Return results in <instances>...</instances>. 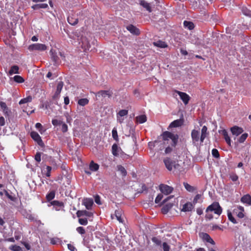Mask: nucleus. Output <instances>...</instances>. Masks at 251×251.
<instances>
[{
  "label": "nucleus",
  "mask_w": 251,
  "mask_h": 251,
  "mask_svg": "<svg viewBox=\"0 0 251 251\" xmlns=\"http://www.w3.org/2000/svg\"><path fill=\"white\" fill-rule=\"evenodd\" d=\"M229 178L232 181H237L238 180V176L234 173H231L229 174Z\"/></svg>",
  "instance_id": "49"
},
{
  "label": "nucleus",
  "mask_w": 251,
  "mask_h": 251,
  "mask_svg": "<svg viewBox=\"0 0 251 251\" xmlns=\"http://www.w3.org/2000/svg\"><path fill=\"white\" fill-rule=\"evenodd\" d=\"M163 251H169L170 247L169 245L166 242H164L162 244Z\"/></svg>",
  "instance_id": "56"
},
{
  "label": "nucleus",
  "mask_w": 251,
  "mask_h": 251,
  "mask_svg": "<svg viewBox=\"0 0 251 251\" xmlns=\"http://www.w3.org/2000/svg\"><path fill=\"white\" fill-rule=\"evenodd\" d=\"M118 170L121 173L123 176H125L127 175V172L125 168L122 165L117 166Z\"/></svg>",
  "instance_id": "39"
},
{
  "label": "nucleus",
  "mask_w": 251,
  "mask_h": 251,
  "mask_svg": "<svg viewBox=\"0 0 251 251\" xmlns=\"http://www.w3.org/2000/svg\"><path fill=\"white\" fill-rule=\"evenodd\" d=\"M227 217L228 218V220L231 222L233 224H237V222L235 219L233 217V216L232 215V213L230 212H227Z\"/></svg>",
  "instance_id": "48"
},
{
  "label": "nucleus",
  "mask_w": 251,
  "mask_h": 251,
  "mask_svg": "<svg viewBox=\"0 0 251 251\" xmlns=\"http://www.w3.org/2000/svg\"><path fill=\"white\" fill-rule=\"evenodd\" d=\"M162 139L164 141H168L171 140V145L172 147L168 146L165 149V152L166 153H169L173 151L172 147H175L177 145L178 140V135L175 134L169 131H164L161 134Z\"/></svg>",
  "instance_id": "1"
},
{
  "label": "nucleus",
  "mask_w": 251,
  "mask_h": 251,
  "mask_svg": "<svg viewBox=\"0 0 251 251\" xmlns=\"http://www.w3.org/2000/svg\"><path fill=\"white\" fill-rule=\"evenodd\" d=\"M89 169L92 171H97L99 169V165L92 161L89 165Z\"/></svg>",
  "instance_id": "32"
},
{
  "label": "nucleus",
  "mask_w": 251,
  "mask_h": 251,
  "mask_svg": "<svg viewBox=\"0 0 251 251\" xmlns=\"http://www.w3.org/2000/svg\"><path fill=\"white\" fill-rule=\"evenodd\" d=\"M95 201L98 204H101L100 197L99 195H96L95 196Z\"/></svg>",
  "instance_id": "63"
},
{
  "label": "nucleus",
  "mask_w": 251,
  "mask_h": 251,
  "mask_svg": "<svg viewBox=\"0 0 251 251\" xmlns=\"http://www.w3.org/2000/svg\"><path fill=\"white\" fill-rule=\"evenodd\" d=\"M163 198V195L162 194H158L155 199V203H158Z\"/></svg>",
  "instance_id": "59"
},
{
  "label": "nucleus",
  "mask_w": 251,
  "mask_h": 251,
  "mask_svg": "<svg viewBox=\"0 0 251 251\" xmlns=\"http://www.w3.org/2000/svg\"><path fill=\"white\" fill-rule=\"evenodd\" d=\"M14 234H15L14 238L16 240H19V239H21V235L20 232L15 231Z\"/></svg>",
  "instance_id": "62"
},
{
  "label": "nucleus",
  "mask_w": 251,
  "mask_h": 251,
  "mask_svg": "<svg viewBox=\"0 0 251 251\" xmlns=\"http://www.w3.org/2000/svg\"><path fill=\"white\" fill-rule=\"evenodd\" d=\"M55 192L53 191H50L46 195V199L48 201H50L55 197Z\"/></svg>",
  "instance_id": "41"
},
{
  "label": "nucleus",
  "mask_w": 251,
  "mask_h": 251,
  "mask_svg": "<svg viewBox=\"0 0 251 251\" xmlns=\"http://www.w3.org/2000/svg\"><path fill=\"white\" fill-rule=\"evenodd\" d=\"M48 5L47 3H41V4H37L34 5L32 6V7L34 9H38L40 8H46L48 7Z\"/></svg>",
  "instance_id": "38"
},
{
  "label": "nucleus",
  "mask_w": 251,
  "mask_h": 251,
  "mask_svg": "<svg viewBox=\"0 0 251 251\" xmlns=\"http://www.w3.org/2000/svg\"><path fill=\"white\" fill-rule=\"evenodd\" d=\"M50 53L51 55V58L52 60L56 64L58 62L59 58L57 55V53L55 52V51L51 49L50 50Z\"/></svg>",
  "instance_id": "27"
},
{
  "label": "nucleus",
  "mask_w": 251,
  "mask_h": 251,
  "mask_svg": "<svg viewBox=\"0 0 251 251\" xmlns=\"http://www.w3.org/2000/svg\"><path fill=\"white\" fill-rule=\"evenodd\" d=\"M63 85H64V83L63 81H60L58 82L57 83V85L56 91L61 92V90L62 89V88L63 87Z\"/></svg>",
  "instance_id": "51"
},
{
  "label": "nucleus",
  "mask_w": 251,
  "mask_h": 251,
  "mask_svg": "<svg viewBox=\"0 0 251 251\" xmlns=\"http://www.w3.org/2000/svg\"><path fill=\"white\" fill-rule=\"evenodd\" d=\"M248 134L247 133H243L238 139V141L239 143H243L247 138L248 137Z\"/></svg>",
  "instance_id": "50"
},
{
  "label": "nucleus",
  "mask_w": 251,
  "mask_h": 251,
  "mask_svg": "<svg viewBox=\"0 0 251 251\" xmlns=\"http://www.w3.org/2000/svg\"><path fill=\"white\" fill-rule=\"evenodd\" d=\"M79 44L84 51L89 50L90 48L89 41L85 36H81L79 39Z\"/></svg>",
  "instance_id": "3"
},
{
  "label": "nucleus",
  "mask_w": 251,
  "mask_h": 251,
  "mask_svg": "<svg viewBox=\"0 0 251 251\" xmlns=\"http://www.w3.org/2000/svg\"><path fill=\"white\" fill-rule=\"evenodd\" d=\"M151 241L156 245L160 246L161 244V240L158 237H153L151 238Z\"/></svg>",
  "instance_id": "44"
},
{
  "label": "nucleus",
  "mask_w": 251,
  "mask_h": 251,
  "mask_svg": "<svg viewBox=\"0 0 251 251\" xmlns=\"http://www.w3.org/2000/svg\"><path fill=\"white\" fill-rule=\"evenodd\" d=\"M113 92L111 90H100L95 94L97 98H105L107 97L110 98L112 97Z\"/></svg>",
  "instance_id": "5"
},
{
  "label": "nucleus",
  "mask_w": 251,
  "mask_h": 251,
  "mask_svg": "<svg viewBox=\"0 0 251 251\" xmlns=\"http://www.w3.org/2000/svg\"><path fill=\"white\" fill-rule=\"evenodd\" d=\"M159 189L162 193L167 195L171 194L173 192L174 188L173 187L168 185L161 184L159 185Z\"/></svg>",
  "instance_id": "6"
},
{
  "label": "nucleus",
  "mask_w": 251,
  "mask_h": 251,
  "mask_svg": "<svg viewBox=\"0 0 251 251\" xmlns=\"http://www.w3.org/2000/svg\"><path fill=\"white\" fill-rule=\"evenodd\" d=\"M183 124V120L177 119L172 122L169 125V127H177L180 126Z\"/></svg>",
  "instance_id": "19"
},
{
  "label": "nucleus",
  "mask_w": 251,
  "mask_h": 251,
  "mask_svg": "<svg viewBox=\"0 0 251 251\" xmlns=\"http://www.w3.org/2000/svg\"><path fill=\"white\" fill-rule=\"evenodd\" d=\"M0 106L4 115L6 117H9L11 113V111L7 106L5 102L3 101H0Z\"/></svg>",
  "instance_id": "10"
},
{
  "label": "nucleus",
  "mask_w": 251,
  "mask_h": 251,
  "mask_svg": "<svg viewBox=\"0 0 251 251\" xmlns=\"http://www.w3.org/2000/svg\"><path fill=\"white\" fill-rule=\"evenodd\" d=\"M201 198V195L200 194H197L195 197H194L193 201V204L194 206L199 202V200Z\"/></svg>",
  "instance_id": "53"
},
{
  "label": "nucleus",
  "mask_w": 251,
  "mask_h": 251,
  "mask_svg": "<svg viewBox=\"0 0 251 251\" xmlns=\"http://www.w3.org/2000/svg\"><path fill=\"white\" fill-rule=\"evenodd\" d=\"M122 213H123L122 210H120V209H118V210H115V214H114V215L116 217L117 220L120 223H123V219L122 218Z\"/></svg>",
  "instance_id": "25"
},
{
  "label": "nucleus",
  "mask_w": 251,
  "mask_h": 251,
  "mask_svg": "<svg viewBox=\"0 0 251 251\" xmlns=\"http://www.w3.org/2000/svg\"><path fill=\"white\" fill-rule=\"evenodd\" d=\"M9 249L12 251H23L20 246L16 245L10 246Z\"/></svg>",
  "instance_id": "43"
},
{
  "label": "nucleus",
  "mask_w": 251,
  "mask_h": 251,
  "mask_svg": "<svg viewBox=\"0 0 251 251\" xmlns=\"http://www.w3.org/2000/svg\"><path fill=\"white\" fill-rule=\"evenodd\" d=\"M173 206V204L171 203H168L165 204L161 209V212L163 214H167L169 211L172 208Z\"/></svg>",
  "instance_id": "22"
},
{
  "label": "nucleus",
  "mask_w": 251,
  "mask_h": 251,
  "mask_svg": "<svg viewBox=\"0 0 251 251\" xmlns=\"http://www.w3.org/2000/svg\"><path fill=\"white\" fill-rule=\"evenodd\" d=\"M194 208V205L190 202H187L183 205L181 211L183 212H190Z\"/></svg>",
  "instance_id": "14"
},
{
  "label": "nucleus",
  "mask_w": 251,
  "mask_h": 251,
  "mask_svg": "<svg viewBox=\"0 0 251 251\" xmlns=\"http://www.w3.org/2000/svg\"><path fill=\"white\" fill-rule=\"evenodd\" d=\"M207 130V127L205 126H203L201 128V137H200V140L201 143H202L203 142L204 139L206 137Z\"/></svg>",
  "instance_id": "23"
},
{
  "label": "nucleus",
  "mask_w": 251,
  "mask_h": 251,
  "mask_svg": "<svg viewBox=\"0 0 251 251\" xmlns=\"http://www.w3.org/2000/svg\"><path fill=\"white\" fill-rule=\"evenodd\" d=\"M32 97L30 96H29L21 100L20 101H19V104H22L25 103H27L28 102H30L32 100Z\"/></svg>",
  "instance_id": "42"
},
{
  "label": "nucleus",
  "mask_w": 251,
  "mask_h": 251,
  "mask_svg": "<svg viewBox=\"0 0 251 251\" xmlns=\"http://www.w3.org/2000/svg\"><path fill=\"white\" fill-rule=\"evenodd\" d=\"M126 29L131 33L135 35H139L140 33V30L136 27L132 25H130L126 27Z\"/></svg>",
  "instance_id": "18"
},
{
  "label": "nucleus",
  "mask_w": 251,
  "mask_h": 251,
  "mask_svg": "<svg viewBox=\"0 0 251 251\" xmlns=\"http://www.w3.org/2000/svg\"><path fill=\"white\" fill-rule=\"evenodd\" d=\"M89 103V100L87 98H82L79 99L77 103L80 106H85L86 105L88 104Z\"/></svg>",
  "instance_id": "35"
},
{
  "label": "nucleus",
  "mask_w": 251,
  "mask_h": 251,
  "mask_svg": "<svg viewBox=\"0 0 251 251\" xmlns=\"http://www.w3.org/2000/svg\"><path fill=\"white\" fill-rule=\"evenodd\" d=\"M67 246H68V249L70 251H76V249L75 248V247L73 245H72L71 244H68L67 245Z\"/></svg>",
  "instance_id": "61"
},
{
  "label": "nucleus",
  "mask_w": 251,
  "mask_h": 251,
  "mask_svg": "<svg viewBox=\"0 0 251 251\" xmlns=\"http://www.w3.org/2000/svg\"><path fill=\"white\" fill-rule=\"evenodd\" d=\"M140 5L145 8L148 12H151L152 11L150 4L148 3L146 1H140Z\"/></svg>",
  "instance_id": "28"
},
{
  "label": "nucleus",
  "mask_w": 251,
  "mask_h": 251,
  "mask_svg": "<svg viewBox=\"0 0 251 251\" xmlns=\"http://www.w3.org/2000/svg\"><path fill=\"white\" fill-rule=\"evenodd\" d=\"M5 195L10 200L13 201H14V198L12 195H10L9 193L6 190H5Z\"/></svg>",
  "instance_id": "64"
},
{
  "label": "nucleus",
  "mask_w": 251,
  "mask_h": 251,
  "mask_svg": "<svg viewBox=\"0 0 251 251\" xmlns=\"http://www.w3.org/2000/svg\"><path fill=\"white\" fill-rule=\"evenodd\" d=\"M138 123L143 124L147 121V117L145 115H141L136 117Z\"/></svg>",
  "instance_id": "29"
},
{
  "label": "nucleus",
  "mask_w": 251,
  "mask_h": 251,
  "mask_svg": "<svg viewBox=\"0 0 251 251\" xmlns=\"http://www.w3.org/2000/svg\"><path fill=\"white\" fill-rule=\"evenodd\" d=\"M154 45L156 47H159L161 48H165L168 47L167 43L165 42L159 40L156 42H154Z\"/></svg>",
  "instance_id": "30"
},
{
  "label": "nucleus",
  "mask_w": 251,
  "mask_h": 251,
  "mask_svg": "<svg viewBox=\"0 0 251 251\" xmlns=\"http://www.w3.org/2000/svg\"><path fill=\"white\" fill-rule=\"evenodd\" d=\"M50 204L53 206L56 211L60 210L64 207V203L58 201H53L50 202Z\"/></svg>",
  "instance_id": "12"
},
{
  "label": "nucleus",
  "mask_w": 251,
  "mask_h": 251,
  "mask_svg": "<svg viewBox=\"0 0 251 251\" xmlns=\"http://www.w3.org/2000/svg\"><path fill=\"white\" fill-rule=\"evenodd\" d=\"M231 132L233 135L238 136L241 134L243 131V129L242 127L234 126L230 128Z\"/></svg>",
  "instance_id": "17"
},
{
  "label": "nucleus",
  "mask_w": 251,
  "mask_h": 251,
  "mask_svg": "<svg viewBox=\"0 0 251 251\" xmlns=\"http://www.w3.org/2000/svg\"><path fill=\"white\" fill-rule=\"evenodd\" d=\"M176 93L179 96L180 99L182 100L183 103L186 105L187 104L190 100V97L186 93L180 91H176Z\"/></svg>",
  "instance_id": "8"
},
{
  "label": "nucleus",
  "mask_w": 251,
  "mask_h": 251,
  "mask_svg": "<svg viewBox=\"0 0 251 251\" xmlns=\"http://www.w3.org/2000/svg\"><path fill=\"white\" fill-rule=\"evenodd\" d=\"M19 68L18 66L13 65L11 67V68L9 71V74L10 75H12L14 74H18L19 73Z\"/></svg>",
  "instance_id": "34"
},
{
  "label": "nucleus",
  "mask_w": 251,
  "mask_h": 251,
  "mask_svg": "<svg viewBox=\"0 0 251 251\" xmlns=\"http://www.w3.org/2000/svg\"><path fill=\"white\" fill-rule=\"evenodd\" d=\"M41 153L40 152H36L35 156H34V159L35 160L38 162H40L41 161Z\"/></svg>",
  "instance_id": "57"
},
{
  "label": "nucleus",
  "mask_w": 251,
  "mask_h": 251,
  "mask_svg": "<svg viewBox=\"0 0 251 251\" xmlns=\"http://www.w3.org/2000/svg\"><path fill=\"white\" fill-rule=\"evenodd\" d=\"M184 26L189 30H192L194 28V24L190 21H184L183 22Z\"/></svg>",
  "instance_id": "33"
},
{
  "label": "nucleus",
  "mask_w": 251,
  "mask_h": 251,
  "mask_svg": "<svg viewBox=\"0 0 251 251\" xmlns=\"http://www.w3.org/2000/svg\"><path fill=\"white\" fill-rule=\"evenodd\" d=\"M61 130L63 133L66 132L68 130V126L64 123L62 122V124L61 125Z\"/></svg>",
  "instance_id": "58"
},
{
  "label": "nucleus",
  "mask_w": 251,
  "mask_h": 251,
  "mask_svg": "<svg viewBox=\"0 0 251 251\" xmlns=\"http://www.w3.org/2000/svg\"><path fill=\"white\" fill-rule=\"evenodd\" d=\"M78 223L83 226H86L88 224V220L87 218H79Z\"/></svg>",
  "instance_id": "52"
},
{
  "label": "nucleus",
  "mask_w": 251,
  "mask_h": 251,
  "mask_svg": "<svg viewBox=\"0 0 251 251\" xmlns=\"http://www.w3.org/2000/svg\"><path fill=\"white\" fill-rule=\"evenodd\" d=\"M203 239L207 242L211 243L212 245L215 244L214 240L211 238L209 234L204 233L203 236Z\"/></svg>",
  "instance_id": "37"
},
{
  "label": "nucleus",
  "mask_w": 251,
  "mask_h": 251,
  "mask_svg": "<svg viewBox=\"0 0 251 251\" xmlns=\"http://www.w3.org/2000/svg\"><path fill=\"white\" fill-rule=\"evenodd\" d=\"M191 137L193 143H195L199 141L200 132L198 130L193 129L191 132Z\"/></svg>",
  "instance_id": "15"
},
{
  "label": "nucleus",
  "mask_w": 251,
  "mask_h": 251,
  "mask_svg": "<svg viewBox=\"0 0 251 251\" xmlns=\"http://www.w3.org/2000/svg\"><path fill=\"white\" fill-rule=\"evenodd\" d=\"M93 203V200L91 199L86 198L84 199L83 201V204L88 210H90L92 208Z\"/></svg>",
  "instance_id": "16"
},
{
  "label": "nucleus",
  "mask_w": 251,
  "mask_h": 251,
  "mask_svg": "<svg viewBox=\"0 0 251 251\" xmlns=\"http://www.w3.org/2000/svg\"><path fill=\"white\" fill-rule=\"evenodd\" d=\"M205 212V219L210 220L213 218L212 212L219 216L222 212V208L218 202L215 201L207 207Z\"/></svg>",
  "instance_id": "2"
},
{
  "label": "nucleus",
  "mask_w": 251,
  "mask_h": 251,
  "mask_svg": "<svg viewBox=\"0 0 251 251\" xmlns=\"http://www.w3.org/2000/svg\"><path fill=\"white\" fill-rule=\"evenodd\" d=\"M164 163L167 169L169 171H171L173 169V167H175L176 162L167 157L164 159Z\"/></svg>",
  "instance_id": "9"
},
{
  "label": "nucleus",
  "mask_w": 251,
  "mask_h": 251,
  "mask_svg": "<svg viewBox=\"0 0 251 251\" xmlns=\"http://www.w3.org/2000/svg\"><path fill=\"white\" fill-rule=\"evenodd\" d=\"M76 216L77 217L80 218L82 216H86L88 217H91L93 216V213L91 212L84 210H78L76 212Z\"/></svg>",
  "instance_id": "13"
},
{
  "label": "nucleus",
  "mask_w": 251,
  "mask_h": 251,
  "mask_svg": "<svg viewBox=\"0 0 251 251\" xmlns=\"http://www.w3.org/2000/svg\"><path fill=\"white\" fill-rule=\"evenodd\" d=\"M112 137L113 138V139L115 140H116V141H118V140H119L118 135L117 131V129L116 128H114L112 129Z\"/></svg>",
  "instance_id": "47"
},
{
  "label": "nucleus",
  "mask_w": 251,
  "mask_h": 251,
  "mask_svg": "<svg viewBox=\"0 0 251 251\" xmlns=\"http://www.w3.org/2000/svg\"><path fill=\"white\" fill-rule=\"evenodd\" d=\"M67 20L68 23L73 25H75L78 23V20L77 18L74 17L73 16L69 15L68 17Z\"/></svg>",
  "instance_id": "24"
},
{
  "label": "nucleus",
  "mask_w": 251,
  "mask_h": 251,
  "mask_svg": "<svg viewBox=\"0 0 251 251\" xmlns=\"http://www.w3.org/2000/svg\"><path fill=\"white\" fill-rule=\"evenodd\" d=\"M183 185L186 190L189 192H193L197 190V188L189 184L187 182H183Z\"/></svg>",
  "instance_id": "31"
},
{
  "label": "nucleus",
  "mask_w": 251,
  "mask_h": 251,
  "mask_svg": "<svg viewBox=\"0 0 251 251\" xmlns=\"http://www.w3.org/2000/svg\"><path fill=\"white\" fill-rule=\"evenodd\" d=\"M30 136H31V138L35 141H36L39 145H40L41 146L44 145L43 142L41 137L40 136V135H39V134L37 132H36L35 131H32L30 133Z\"/></svg>",
  "instance_id": "7"
},
{
  "label": "nucleus",
  "mask_w": 251,
  "mask_h": 251,
  "mask_svg": "<svg viewBox=\"0 0 251 251\" xmlns=\"http://www.w3.org/2000/svg\"><path fill=\"white\" fill-rule=\"evenodd\" d=\"M241 201L243 203L251 205V196L249 194L245 195L241 198Z\"/></svg>",
  "instance_id": "20"
},
{
  "label": "nucleus",
  "mask_w": 251,
  "mask_h": 251,
  "mask_svg": "<svg viewBox=\"0 0 251 251\" xmlns=\"http://www.w3.org/2000/svg\"><path fill=\"white\" fill-rule=\"evenodd\" d=\"M190 3L189 4L191 7L194 9H199L201 10L203 9V7H201L200 6V2L201 1H190Z\"/></svg>",
  "instance_id": "21"
},
{
  "label": "nucleus",
  "mask_w": 251,
  "mask_h": 251,
  "mask_svg": "<svg viewBox=\"0 0 251 251\" xmlns=\"http://www.w3.org/2000/svg\"><path fill=\"white\" fill-rule=\"evenodd\" d=\"M76 231L80 234L82 237L86 233L85 229L82 226H78L76 228Z\"/></svg>",
  "instance_id": "45"
},
{
  "label": "nucleus",
  "mask_w": 251,
  "mask_h": 251,
  "mask_svg": "<svg viewBox=\"0 0 251 251\" xmlns=\"http://www.w3.org/2000/svg\"><path fill=\"white\" fill-rule=\"evenodd\" d=\"M52 124L54 126H57L58 125H61L62 124V121L58 120L57 119H53L52 120Z\"/></svg>",
  "instance_id": "55"
},
{
  "label": "nucleus",
  "mask_w": 251,
  "mask_h": 251,
  "mask_svg": "<svg viewBox=\"0 0 251 251\" xmlns=\"http://www.w3.org/2000/svg\"><path fill=\"white\" fill-rule=\"evenodd\" d=\"M51 167L49 166H47L46 167L47 172L46 173V176L47 177H50V173L51 171Z\"/></svg>",
  "instance_id": "60"
},
{
  "label": "nucleus",
  "mask_w": 251,
  "mask_h": 251,
  "mask_svg": "<svg viewBox=\"0 0 251 251\" xmlns=\"http://www.w3.org/2000/svg\"><path fill=\"white\" fill-rule=\"evenodd\" d=\"M112 153L115 156L119 155L118 146L116 144H114L112 147Z\"/></svg>",
  "instance_id": "36"
},
{
  "label": "nucleus",
  "mask_w": 251,
  "mask_h": 251,
  "mask_svg": "<svg viewBox=\"0 0 251 251\" xmlns=\"http://www.w3.org/2000/svg\"><path fill=\"white\" fill-rule=\"evenodd\" d=\"M14 80L18 83H22L25 81V79L21 75H16L13 77Z\"/></svg>",
  "instance_id": "40"
},
{
  "label": "nucleus",
  "mask_w": 251,
  "mask_h": 251,
  "mask_svg": "<svg viewBox=\"0 0 251 251\" xmlns=\"http://www.w3.org/2000/svg\"><path fill=\"white\" fill-rule=\"evenodd\" d=\"M244 208L242 206H237L233 210V213L236 214L239 218H243L245 215L244 214Z\"/></svg>",
  "instance_id": "11"
},
{
  "label": "nucleus",
  "mask_w": 251,
  "mask_h": 251,
  "mask_svg": "<svg viewBox=\"0 0 251 251\" xmlns=\"http://www.w3.org/2000/svg\"><path fill=\"white\" fill-rule=\"evenodd\" d=\"M128 113V111L126 109H122L117 113V115L119 117H124L126 116Z\"/></svg>",
  "instance_id": "46"
},
{
  "label": "nucleus",
  "mask_w": 251,
  "mask_h": 251,
  "mask_svg": "<svg viewBox=\"0 0 251 251\" xmlns=\"http://www.w3.org/2000/svg\"><path fill=\"white\" fill-rule=\"evenodd\" d=\"M222 134L224 137V139L226 143L229 146H231V140L229 136L228 135L227 132L225 130H222Z\"/></svg>",
  "instance_id": "26"
},
{
  "label": "nucleus",
  "mask_w": 251,
  "mask_h": 251,
  "mask_svg": "<svg viewBox=\"0 0 251 251\" xmlns=\"http://www.w3.org/2000/svg\"><path fill=\"white\" fill-rule=\"evenodd\" d=\"M212 154L215 158H219L220 157L219 151L216 149H213L212 150Z\"/></svg>",
  "instance_id": "54"
},
{
  "label": "nucleus",
  "mask_w": 251,
  "mask_h": 251,
  "mask_svg": "<svg viewBox=\"0 0 251 251\" xmlns=\"http://www.w3.org/2000/svg\"><path fill=\"white\" fill-rule=\"evenodd\" d=\"M47 48V46L45 44L36 43L29 45L28 49L30 51H44L46 50Z\"/></svg>",
  "instance_id": "4"
}]
</instances>
